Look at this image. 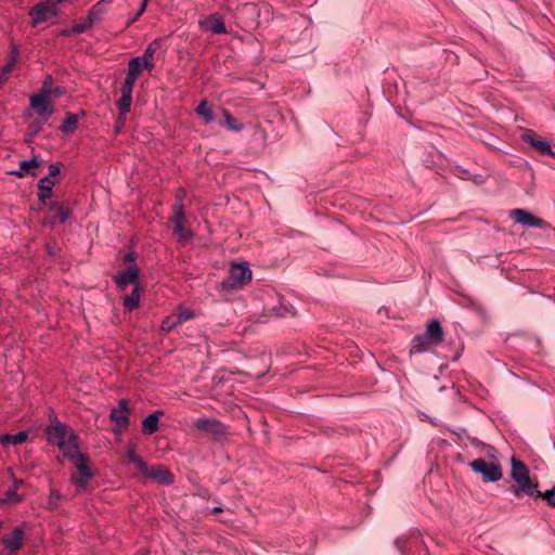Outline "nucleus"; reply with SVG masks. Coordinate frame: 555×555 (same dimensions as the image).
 <instances>
[{
	"label": "nucleus",
	"instance_id": "1",
	"mask_svg": "<svg viewBox=\"0 0 555 555\" xmlns=\"http://www.w3.org/2000/svg\"><path fill=\"white\" fill-rule=\"evenodd\" d=\"M48 441L59 447L64 456H77L79 452L78 437L61 422H55L46 429Z\"/></svg>",
	"mask_w": 555,
	"mask_h": 555
},
{
	"label": "nucleus",
	"instance_id": "2",
	"mask_svg": "<svg viewBox=\"0 0 555 555\" xmlns=\"http://www.w3.org/2000/svg\"><path fill=\"white\" fill-rule=\"evenodd\" d=\"M469 467L480 474L486 482H495L502 478V467L494 455H489L488 459H476L469 463Z\"/></svg>",
	"mask_w": 555,
	"mask_h": 555
},
{
	"label": "nucleus",
	"instance_id": "3",
	"mask_svg": "<svg viewBox=\"0 0 555 555\" xmlns=\"http://www.w3.org/2000/svg\"><path fill=\"white\" fill-rule=\"evenodd\" d=\"M512 478L518 485V488L514 490L515 495L518 496L520 492L534 495L537 485L531 482L527 466L516 457L512 459Z\"/></svg>",
	"mask_w": 555,
	"mask_h": 555
},
{
	"label": "nucleus",
	"instance_id": "4",
	"mask_svg": "<svg viewBox=\"0 0 555 555\" xmlns=\"http://www.w3.org/2000/svg\"><path fill=\"white\" fill-rule=\"evenodd\" d=\"M251 280V270L247 262L233 263L229 275L222 280L221 286L225 291L240 288Z\"/></svg>",
	"mask_w": 555,
	"mask_h": 555
},
{
	"label": "nucleus",
	"instance_id": "5",
	"mask_svg": "<svg viewBox=\"0 0 555 555\" xmlns=\"http://www.w3.org/2000/svg\"><path fill=\"white\" fill-rule=\"evenodd\" d=\"M172 210L173 216L170 220L173 223V234L178 237V241L185 242L193 236V232L185 227L184 205L179 202L173 205Z\"/></svg>",
	"mask_w": 555,
	"mask_h": 555
},
{
	"label": "nucleus",
	"instance_id": "6",
	"mask_svg": "<svg viewBox=\"0 0 555 555\" xmlns=\"http://www.w3.org/2000/svg\"><path fill=\"white\" fill-rule=\"evenodd\" d=\"M192 425L198 433L215 439L227 435V427L216 418H196L193 421Z\"/></svg>",
	"mask_w": 555,
	"mask_h": 555
},
{
	"label": "nucleus",
	"instance_id": "7",
	"mask_svg": "<svg viewBox=\"0 0 555 555\" xmlns=\"http://www.w3.org/2000/svg\"><path fill=\"white\" fill-rule=\"evenodd\" d=\"M69 459L74 461L75 467L78 470L77 475L72 476V481L80 489L86 488L93 476L88 466L89 459L80 453V451L77 452V456H70Z\"/></svg>",
	"mask_w": 555,
	"mask_h": 555
},
{
	"label": "nucleus",
	"instance_id": "8",
	"mask_svg": "<svg viewBox=\"0 0 555 555\" xmlns=\"http://www.w3.org/2000/svg\"><path fill=\"white\" fill-rule=\"evenodd\" d=\"M509 218L515 223L521 224L527 228L547 229L550 227V224L545 220L532 215L531 212L522 208H515L509 210Z\"/></svg>",
	"mask_w": 555,
	"mask_h": 555
},
{
	"label": "nucleus",
	"instance_id": "9",
	"mask_svg": "<svg viewBox=\"0 0 555 555\" xmlns=\"http://www.w3.org/2000/svg\"><path fill=\"white\" fill-rule=\"evenodd\" d=\"M61 168L59 164H51L49 166L48 176L41 178L38 182V197L42 204L52 196V188L56 183V176L60 173Z\"/></svg>",
	"mask_w": 555,
	"mask_h": 555
},
{
	"label": "nucleus",
	"instance_id": "10",
	"mask_svg": "<svg viewBox=\"0 0 555 555\" xmlns=\"http://www.w3.org/2000/svg\"><path fill=\"white\" fill-rule=\"evenodd\" d=\"M521 140L528 143L531 147L538 151L542 155H550L555 157V152L552 150L550 142L545 139L540 138L534 131L526 130L521 134Z\"/></svg>",
	"mask_w": 555,
	"mask_h": 555
},
{
	"label": "nucleus",
	"instance_id": "11",
	"mask_svg": "<svg viewBox=\"0 0 555 555\" xmlns=\"http://www.w3.org/2000/svg\"><path fill=\"white\" fill-rule=\"evenodd\" d=\"M30 107L39 115L40 118L48 120L54 114L53 103L50 98L43 94H34L29 100Z\"/></svg>",
	"mask_w": 555,
	"mask_h": 555
},
{
	"label": "nucleus",
	"instance_id": "12",
	"mask_svg": "<svg viewBox=\"0 0 555 555\" xmlns=\"http://www.w3.org/2000/svg\"><path fill=\"white\" fill-rule=\"evenodd\" d=\"M139 268L137 264H130L125 270L119 271L114 280L117 287L124 291L128 285L135 284L139 279Z\"/></svg>",
	"mask_w": 555,
	"mask_h": 555
},
{
	"label": "nucleus",
	"instance_id": "13",
	"mask_svg": "<svg viewBox=\"0 0 555 555\" xmlns=\"http://www.w3.org/2000/svg\"><path fill=\"white\" fill-rule=\"evenodd\" d=\"M130 408L127 400H120L118 405L112 409L109 418L119 428H126L129 424Z\"/></svg>",
	"mask_w": 555,
	"mask_h": 555
},
{
	"label": "nucleus",
	"instance_id": "14",
	"mask_svg": "<svg viewBox=\"0 0 555 555\" xmlns=\"http://www.w3.org/2000/svg\"><path fill=\"white\" fill-rule=\"evenodd\" d=\"M141 473L163 485H169L173 482L172 474L163 465H154L151 467L147 466V469L142 470Z\"/></svg>",
	"mask_w": 555,
	"mask_h": 555
},
{
	"label": "nucleus",
	"instance_id": "15",
	"mask_svg": "<svg viewBox=\"0 0 555 555\" xmlns=\"http://www.w3.org/2000/svg\"><path fill=\"white\" fill-rule=\"evenodd\" d=\"M68 210L64 209L57 203H52L49 207V212L44 220V224L54 227L57 223H65L68 219Z\"/></svg>",
	"mask_w": 555,
	"mask_h": 555
},
{
	"label": "nucleus",
	"instance_id": "16",
	"mask_svg": "<svg viewBox=\"0 0 555 555\" xmlns=\"http://www.w3.org/2000/svg\"><path fill=\"white\" fill-rule=\"evenodd\" d=\"M199 24L202 29H204L205 31H210L216 35L227 33L224 21L217 13L211 14L208 17L202 20Z\"/></svg>",
	"mask_w": 555,
	"mask_h": 555
},
{
	"label": "nucleus",
	"instance_id": "17",
	"mask_svg": "<svg viewBox=\"0 0 555 555\" xmlns=\"http://www.w3.org/2000/svg\"><path fill=\"white\" fill-rule=\"evenodd\" d=\"M424 338L431 345L443 343V330L438 320L433 319L427 323Z\"/></svg>",
	"mask_w": 555,
	"mask_h": 555
},
{
	"label": "nucleus",
	"instance_id": "18",
	"mask_svg": "<svg viewBox=\"0 0 555 555\" xmlns=\"http://www.w3.org/2000/svg\"><path fill=\"white\" fill-rule=\"evenodd\" d=\"M24 531L22 528H16L10 535L2 539V543L9 552L15 554L23 545Z\"/></svg>",
	"mask_w": 555,
	"mask_h": 555
},
{
	"label": "nucleus",
	"instance_id": "19",
	"mask_svg": "<svg viewBox=\"0 0 555 555\" xmlns=\"http://www.w3.org/2000/svg\"><path fill=\"white\" fill-rule=\"evenodd\" d=\"M295 314L296 312L292 305H285L281 302L279 306L266 310V312L261 315L260 322H267L271 317L285 318L287 315L294 317Z\"/></svg>",
	"mask_w": 555,
	"mask_h": 555
},
{
	"label": "nucleus",
	"instance_id": "20",
	"mask_svg": "<svg viewBox=\"0 0 555 555\" xmlns=\"http://www.w3.org/2000/svg\"><path fill=\"white\" fill-rule=\"evenodd\" d=\"M195 112L201 118H203V120L206 124L217 121V119L220 115L218 108L215 109L214 107H211L206 100H203L199 102V104L195 108Z\"/></svg>",
	"mask_w": 555,
	"mask_h": 555
},
{
	"label": "nucleus",
	"instance_id": "21",
	"mask_svg": "<svg viewBox=\"0 0 555 555\" xmlns=\"http://www.w3.org/2000/svg\"><path fill=\"white\" fill-rule=\"evenodd\" d=\"M109 2L111 0H101L91 8L87 16L89 24H95L102 20L104 13L106 12V3Z\"/></svg>",
	"mask_w": 555,
	"mask_h": 555
},
{
	"label": "nucleus",
	"instance_id": "22",
	"mask_svg": "<svg viewBox=\"0 0 555 555\" xmlns=\"http://www.w3.org/2000/svg\"><path fill=\"white\" fill-rule=\"evenodd\" d=\"M159 48H160V39H155L153 42H151L147 46V48L145 49V51L143 53V56L141 57V61L145 68L151 69L154 67L153 56Z\"/></svg>",
	"mask_w": 555,
	"mask_h": 555
},
{
	"label": "nucleus",
	"instance_id": "23",
	"mask_svg": "<svg viewBox=\"0 0 555 555\" xmlns=\"http://www.w3.org/2000/svg\"><path fill=\"white\" fill-rule=\"evenodd\" d=\"M218 111L220 115L224 118V126L233 131V132H240L244 129L243 122L238 121L236 118H234L229 111L218 107Z\"/></svg>",
	"mask_w": 555,
	"mask_h": 555
},
{
	"label": "nucleus",
	"instance_id": "24",
	"mask_svg": "<svg viewBox=\"0 0 555 555\" xmlns=\"http://www.w3.org/2000/svg\"><path fill=\"white\" fill-rule=\"evenodd\" d=\"M140 293H141V288L139 287V285H135L133 287L132 292L129 295L125 296L122 304L127 310L132 311L133 309H135L139 306Z\"/></svg>",
	"mask_w": 555,
	"mask_h": 555
},
{
	"label": "nucleus",
	"instance_id": "25",
	"mask_svg": "<svg viewBox=\"0 0 555 555\" xmlns=\"http://www.w3.org/2000/svg\"><path fill=\"white\" fill-rule=\"evenodd\" d=\"M158 414H163L162 412H156L146 416L142 422L143 433L146 435H152L158 429Z\"/></svg>",
	"mask_w": 555,
	"mask_h": 555
},
{
	"label": "nucleus",
	"instance_id": "26",
	"mask_svg": "<svg viewBox=\"0 0 555 555\" xmlns=\"http://www.w3.org/2000/svg\"><path fill=\"white\" fill-rule=\"evenodd\" d=\"M27 437H28L27 431H21L16 435L5 434V435L0 436V442L2 446H8V444L17 446V444H22L23 442H25L27 440Z\"/></svg>",
	"mask_w": 555,
	"mask_h": 555
},
{
	"label": "nucleus",
	"instance_id": "27",
	"mask_svg": "<svg viewBox=\"0 0 555 555\" xmlns=\"http://www.w3.org/2000/svg\"><path fill=\"white\" fill-rule=\"evenodd\" d=\"M125 456L126 460L129 463L134 464L140 472L147 469V464L140 456L137 455L133 447L128 448Z\"/></svg>",
	"mask_w": 555,
	"mask_h": 555
},
{
	"label": "nucleus",
	"instance_id": "28",
	"mask_svg": "<svg viewBox=\"0 0 555 555\" xmlns=\"http://www.w3.org/2000/svg\"><path fill=\"white\" fill-rule=\"evenodd\" d=\"M78 118L73 113H67L61 126V130L66 133L73 132L77 127Z\"/></svg>",
	"mask_w": 555,
	"mask_h": 555
},
{
	"label": "nucleus",
	"instance_id": "29",
	"mask_svg": "<svg viewBox=\"0 0 555 555\" xmlns=\"http://www.w3.org/2000/svg\"><path fill=\"white\" fill-rule=\"evenodd\" d=\"M40 166L37 157H33L31 159H28V160H22L20 163V168L27 175H30L31 177H35L36 173L34 171V169L38 168Z\"/></svg>",
	"mask_w": 555,
	"mask_h": 555
},
{
	"label": "nucleus",
	"instance_id": "30",
	"mask_svg": "<svg viewBox=\"0 0 555 555\" xmlns=\"http://www.w3.org/2000/svg\"><path fill=\"white\" fill-rule=\"evenodd\" d=\"M143 63L141 61V57H133L128 63V74L130 76L139 77L141 70H142Z\"/></svg>",
	"mask_w": 555,
	"mask_h": 555
},
{
	"label": "nucleus",
	"instance_id": "31",
	"mask_svg": "<svg viewBox=\"0 0 555 555\" xmlns=\"http://www.w3.org/2000/svg\"><path fill=\"white\" fill-rule=\"evenodd\" d=\"M17 59H18V50L16 47H13L12 53H11V59L5 65H3L0 74H5V76L8 77L9 74L13 70Z\"/></svg>",
	"mask_w": 555,
	"mask_h": 555
},
{
	"label": "nucleus",
	"instance_id": "32",
	"mask_svg": "<svg viewBox=\"0 0 555 555\" xmlns=\"http://www.w3.org/2000/svg\"><path fill=\"white\" fill-rule=\"evenodd\" d=\"M23 500L15 489H10L5 492L4 496L0 499V503H20Z\"/></svg>",
	"mask_w": 555,
	"mask_h": 555
},
{
	"label": "nucleus",
	"instance_id": "33",
	"mask_svg": "<svg viewBox=\"0 0 555 555\" xmlns=\"http://www.w3.org/2000/svg\"><path fill=\"white\" fill-rule=\"evenodd\" d=\"M48 120L46 119H42V118H38V119H35L34 121H31L27 128V131L28 133L31 135V137H36L41 130H42V127L43 125L47 122Z\"/></svg>",
	"mask_w": 555,
	"mask_h": 555
},
{
	"label": "nucleus",
	"instance_id": "34",
	"mask_svg": "<svg viewBox=\"0 0 555 555\" xmlns=\"http://www.w3.org/2000/svg\"><path fill=\"white\" fill-rule=\"evenodd\" d=\"M131 102L132 96L121 95L119 98V100L117 101V107L121 115H127V113L130 111Z\"/></svg>",
	"mask_w": 555,
	"mask_h": 555
},
{
	"label": "nucleus",
	"instance_id": "35",
	"mask_svg": "<svg viewBox=\"0 0 555 555\" xmlns=\"http://www.w3.org/2000/svg\"><path fill=\"white\" fill-rule=\"evenodd\" d=\"M533 496L543 498L551 506L555 507V486L543 493L535 490Z\"/></svg>",
	"mask_w": 555,
	"mask_h": 555
},
{
	"label": "nucleus",
	"instance_id": "36",
	"mask_svg": "<svg viewBox=\"0 0 555 555\" xmlns=\"http://www.w3.org/2000/svg\"><path fill=\"white\" fill-rule=\"evenodd\" d=\"M52 76L48 75L42 82L41 90L37 94H43V96L52 98Z\"/></svg>",
	"mask_w": 555,
	"mask_h": 555
},
{
	"label": "nucleus",
	"instance_id": "37",
	"mask_svg": "<svg viewBox=\"0 0 555 555\" xmlns=\"http://www.w3.org/2000/svg\"><path fill=\"white\" fill-rule=\"evenodd\" d=\"M93 24H89V20L86 18L85 21L82 22H79V23H76L75 25L72 26V31L76 34H82L85 33L87 29H89Z\"/></svg>",
	"mask_w": 555,
	"mask_h": 555
},
{
	"label": "nucleus",
	"instance_id": "38",
	"mask_svg": "<svg viewBox=\"0 0 555 555\" xmlns=\"http://www.w3.org/2000/svg\"><path fill=\"white\" fill-rule=\"evenodd\" d=\"M178 323H181V322H185V321H189L190 319H192L194 317V312L190 309H183L181 311H179L178 314H175Z\"/></svg>",
	"mask_w": 555,
	"mask_h": 555
},
{
	"label": "nucleus",
	"instance_id": "39",
	"mask_svg": "<svg viewBox=\"0 0 555 555\" xmlns=\"http://www.w3.org/2000/svg\"><path fill=\"white\" fill-rule=\"evenodd\" d=\"M177 324H178V321H177V319H176V317H175V314H173V315H170V317L166 318V319L163 321V323H162V326H160V327H162V330H163V331L168 332V331H170L171 328H173Z\"/></svg>",
	"mask_w": 555,
	"mask_h": 555
},
{
	"label": "nucleus",
	"instance_id": "40",
	"mask_svg": "<svg viewBox=\"0 0 555 555\" xmlns=\"http://www.w3.org/2000/svg\"><path fill=\"white\" fill-rule=\"evenodd\" d=\"M61 494L56 490H52L49 496L48 506L50 508H55L57 506V501L60 500Z\"/></svg>",
	"mask_w": 555,
	"mask_h": 555
},
{
	"label": "nucleus",
	"instance_id": "41",
	"mask_svg": "<svg viewBox=\"0 0 555 555\" xmlns=\"http://www.w3.org/2000/svg\"><path fill=\"white\" fill-rule=\"evenodd\" d=\"M137 255L133 251H130L125 255L124 263L128 267L130 264H135Z\"/></svg>",
	"mask_w": 555,
	"mask_h": 555
},
{
	"label": "nucleus",
	"instance_id": "42",
	"mask_svg": "<svg viewBox=\"0 0 555 555\" xmlns=\"http://www.w3.org/2000/svg\"><path fill=\"white\" fill-rule=\"evenodd\" d=\"M125 122H126V115H121V113L119 112V115H118L116 124H115V128H116L117 132H119L122 129V127L125 126Z\"/></svg>",
	"mask_w": 555,
	"mask_h": 555
},
{
	"label": "nucleus",
	"instance_id": "43",
	"mask_svg": "<svg viewBox=\"0 0 555 555\" xmlns=\"http://www.w3.org/2000/svg\"><path fill=\"white\" fill-rule=\"evenodd\" d=\"M137 79H138L137 77H134V76H130V75L127 73V76H126V78H125V80H124L122 85L133 88V86H134V83H135V80H137Z\"/></svg>",
	"mask_w": 555,
	"mask_h": 555
},
{
	"label": "nucleus",
	"instance_id": "44",
	"mask_svg": "<svg viewBox=\"0 0 555 555\" xmlns=\"http://www.w3.org/2000/svg\"><path fill=\"white\" fill-rule=\"evenodd\" d=\"M146 5H147V2H145V1H143V0H142V4H141L140 9H139V11H137V14H135V16L132 18V21H131V22L137 21V20H138V18L143 14V13H144V11H145V9H146Z\"/></svg>",
	"mask_w": 555,
	"mask_h": 555
},
{
	"label": "nucleus",
	"instance_id": "45",
	"mask_svg": "<svg viewBox=\"0 0 555 555\" xmlns=\"http://www.w3.org/2000/svg\"><path fill=\"white\" fill-rule=\"evenodd\" d=\"M185 195H186L185 191L183 189H179L177 192V195H176L175 204H178L179 202H181V204L183 205V199H184Z\"/></svg>",
	"mask_w": 555,
	"mask_h": 555
},
{
	"label": "nucleus",
	"instance_id": "46",
	"mask_svg": "<svg viewBox=\"0 0 555 555\" xmlns=\"http://www.w3.org/2000/svg\"><path fill=\"white\" fill-rule=\"evenodd\" d=\"M132 89H133V88H131V87H128V86L122 85V86H121V89H120V91H121V95L132 96Z\"/></svg>",
	"mask_w": 555,
	"mask_h": 555
},
{
	"label": "nucleus",
	"instance_id": "47",
	"mask_svg": "<svg viewBox=\"0 0 555 555\" xmlns=\"http://www.w3.org/2000/svg\"><path fill=\"white\" fill-rule=\"evenodd\" d=\"M63 93H64V88H62V87H55L52 89V96H54V98H59V96L63 95Z\"/></svg>",
	"mask_w": 555,
	"mask_h": 555
},
{
	"label": "nucleus",
	"instance_id": "48",
	"mask_svg": "<svg viewBox=\"0 0 555 555\" xmlns=\"http://www.w3.org/2000/svg\"><path fill=\"white\" fill-rule=\"evenodd\" d=\"M61 35L64 37H70V36L75 35V33L72 31V27H70V28L63 29L61 31Z\"/></svg>",
	"mask_w": 555,
	"mask_h": 555
},
{
	"label": "nucleus",
	"instance_id": "49",
	"mask_svg": "<svg viewBox=\"0 0 555 555\" xmlns=\"http://www.w3.org/2000/svg\"><path fill=\"white\" fill-rule=\"evenodd\" d=\"M10 173L13 175V176L22 178L25 172L20 168L18 170L11 171Z\"/></svg>",
	"mask_w": 555,
	"mask_h": 555
},
{
	"label": "nucleus",
	"instance_id": "50",
	"mask_svg": "<svg viewBox=\"0 0 555 555\" xmlns=\"http://www.w3.org/2000/svg\"><path fill=\"white\" fill-rule=\"evenodd\" d=\"M8 77L5 74H0V89L3 87V85L7 82Z\"/></svg>",
	"mask_w": 555,
	"mask_h": 555
},
{
	"label": "nucleus",
	"instance_id": "51",
	"mask_svg": "<svg viewBox=\"0 0 555 555\" xmlns=\"http://www.w3.org/2000/svg\"><path fill=\"white\" fill-rule=\"evenodd\" d=\"M377 313H378L380 317H383V315H387V309L383 307V308H380V309L378 310V312H377Z\"/></svg>",
	"mask_w": 555,
	"mask_h": 555
},
{
	"label": "nucleus",
	"instance_id": "52",
	"mask_svg": "<svg viewBox=\"0 0 555 555\" xmlns=\"http://www.w3.org/2000/svg\"><path fill=\"white\" fill-rule=\"evenodd\" d=\"M414 340H415V341H417V344H416V345H414L413 347H422V343H421L422 337H415V339H414Z\"/></svg>",
	"mask_w": 555,
	"mask_h": 555
},
{
	"label": "nucleus",
	"instance_id": "53",
	"mask_svg": "<svg viewBox=\"0 0 555 555\" xmlns=\"http://www.w3.org/2000/svg\"><path fill=\"white\" fill-rule=\"evenodd\" d=\"M221 511H222V507H220V506H216V507H214V508H212V511H211V512H212V513H219V512H221Z\"/></svg>",
	"mask_w": 555,
	"mask_h": 555
},
{
	"label": "nucleus",
	"instance_id": "54",
	"mask_svg": "<svg viewBox=\"0 0 555 555\" xmlns=\"http://www.w3.org/2000/svg\"><path fill=\"white\" fill-rule=\"evenodd\" d=\"M34 139V137H31L28 132H27V138H26V142L29 143L31 142Z\"/></svg>",
	"mask_w": 555,
	"mask_h": 555
},
{
	"label": "nucleus",
	"instance_id": "55",
	"mask_svg": "<svg viewBox=\"0 0 555 555\" xmlns=\"http://www.w3.org/2000/svg\"><path fill=\"white\" fill-rule=\"evenodd\" d=\"M15 487H18L22 483V480H14Z\"/></svg>",
	"mask_w": 555,
	"mask_h": 555
}]
</instances>
